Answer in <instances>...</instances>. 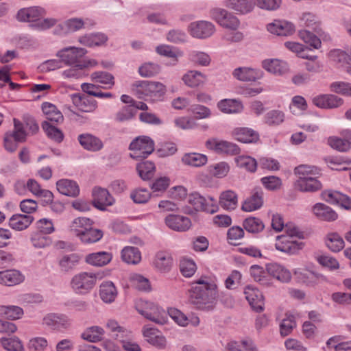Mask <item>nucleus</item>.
<instances>
[{
	"label": "nucleus",
	"mask_w": 351,
	"mask_h": 351,
	"mask_svg": "<svg viewBox=\"0 0 351 351\" xmlns=\"http://www.w3.org/2000/svg\"><path fill=\"white\" fill-rule=\"evenodd\" d=\"M216 286L210 283L206 278L193 282L189 300L196 308L201 310H211L215 306Z\"/></svg>",
	"instance_id": "f257e3e1"
},
{
	"label": "nucleus",
	"mask_w": 351,
	"mask_h": 351,
	"mask_svg": "<svg viewBox=\"0 0 351 351\" xmlns=\"http://www.w3.org/2000/svg\"><path fill=\"white\" fill-rule=\"evenodd\" d=\"M133 90L139 98L149 97L154 100H162L167 88L158 82L141 81L134 84Z\"/></svg>",
	"instance_id": "f03ea898"
},
{
	"label": "nucleus",
	"mask_w": 351,
	"mask_h": 351,
	"mask_svg": "<svg viewBox=\"0 0 351 351\" xmlns=\"http://www.w3.org/2000/svg\"><path fill=\"white\" fill-rule=\"evenodd\" d=\"M136 309L146 319L157 324L163 325L167 322V314L165 311L154 303L141 302L137 305Z\"/></svg>",
	"instance_id": "7ed1b4c3"
},
{
	"label": "nucleus",
	"mask_w": 351,
	"mask_h": 351,
	"mask_svg": "<svg viewBox=\"0 0 351 351\" xmlns=\"http://www.w3.org/2000/svg\"><path fill=\"white\" fill-rule=\"evenodd\" d=\"M98 274L93 272H81L71 279L72 289L77 293H88L96 285Z\"/></svg>",
	"instance_id": "20e7f679"
},
{
	"label": "nucleus",
	"mask_w": 351,
	"mask_h": 351,
	"mask_svg": "<svg viewBox=\"0 0 351 351\" xmlns=\"http://www.w3.org/2000/svg\"><path fill=\"white\" fill-rule=\"evenodd\" d=\"M131 158L136 160L145 158L154 150V141L147 136H139L132 141L130 145Z\"/></svg>",
	"instance_id": "39448f33"
},
{
	"label": "nucleus",
	"mask_w": 351,
	"mask_h": 351,
	"mask_svg": "<svg viewBox=\"0 0 351 351\" xmlns=\"http://www.w3.org/2000/svg\"><path fill=\"white\" fill-rule=\"evenodd\" d=\"M14 130L5 134L4 146L9 152H14L17 147V143L23 142L26 139V132L23 124L18 119H14Z\"/></svg>",
	"instance_id": "423d86ee"
},
{
	"label": "nucleus",
	"mask_w": 351,
	"mask_h": 351,
	"mask_svg": "<svg viewBox=\"0 0 351 351\" xmlns=\"http://www.w3.org/2000/svg\"><path fill=\"white\" fill-rule=\"evenodd\" d=\"M210 16L221 26L236 30L240 25L239 19L232 14L222 8H214L210 10Z\"/></svg>",
	"instance_id": "0eeeda50"
},
{
	"label": "nucleus",
	"mask_w": 351,
	"mask_h": 351,
	"mask_svg": "<svg viewBox=\"0 0 351 351\" xmlns=\"http://www.w3.org/2000/svg\"><path fill=\"white\" fill-rule=\"evenodd\" d=\"M189 202L197 210H203L209 213H214L217 210L216 200L212 197H205L198 193L190 195Z\"/></svg>",
	"instance_id": "6e6552de"
},
{
	"label": "nucleus",
	"mask_w": 351,
	"mask_h": 351,
	"mask_svg": "<svg viewBox=\"0 0 351 351\" xmlns=\"http://www.w3.org/2000/svg\"><path fill=\"white\" fill-rule=\"evenodd\" d=\"M87 51L84 48L69 47L60 50L57 56L62 62L68 65L77 64L82 62V58Z\"/></svg>",
	"instance_id": "1a4fd4ad"
},
{
	"label": "nucleus",
	"mask_w": 351,
	"mask_h": 351,
	"mask_svg": "<svg viewBox=\"0 0 351 351\" xmlns=\"http://www.w3.org/2000/svg\"><path fill=\"white\" fill-rule=\"evenodd\" d=\"M205 145L208 149L219 154L234 155L239 153V148L236 144L226 141L210 138L206 141Z\"/></svg>",
	"instance_id": "9d476101"
},
{
	"label": "nucleus",
	"mask_w": 351,
	"mask_h": 351,
	"mask_svg": "<svg viewBox=\"0 0 351 351\" xmlns=\"http://www.w3.org/2000/svg\"><path fill=\"white\" fill-rule=\"evenodd\" d=\"M191 35L197 38L210 37L215 31V25L208 21H199L191 23L188 27Z\"/></svg>",
	"instance_id": "9b49d317"
},
{
	"label": "nucleus",
	"mask_w": 351,
	"mask_h": 351,
	"mask_svg": "<svg viewBox=\"0 0 351 351\" xmlns=\"http://www.w3.org/2000/svg\"><path fill=\"white\" fill-rule=\"evenodd\" d=\"M303 243L289 239L288 236L284 234L276 237L275 244L276 250L289 254L297 253L303 247Z\"/></svg>",
	"instance_id": "f8f14e48"
},
{
	"label": "nucleus",
	"mask_w": 351,
	"mask_h": 351,
	"mask_svg": "<svg viewBox=\"0 0 351 351\" xmlns=\"http://www.w3.org/2000/svg\"><path fill=\"white\" fill-rule=\"evenodd\" d=\"M264 192L261 187H255L251 195L243 203L241 209L245 212H252L261 208L263 204Z\"/></svg>",
	"instance_id": "ddd939ff"
},
{
	"label": "nucleus",
	"mask_w": 351,
	"mask_h": 351,
	"mask_svg": "<svg viewBox=\"0 0 351 351\" xmlns=\"http://www.w3.org/2000/svg\"><path fill=\"white\" fill-rule=\"evenodd\" d=\"M322 196L330 204H338L346 210L351 209V198L337 191H325L322 192Z\"/></svg>",
	"instance_id": "4468645a"
},
{
	"label": "nucleus",
	"mask_w": 351,
	"mask_h": 351,
	"mask_svg": "<svg viewBox=\"0 0 351 351\" xmlns=\"http://www.w3.org/2000/svg\"><path fill=\"white\" fill-rule=\"evenodd\" d=\"M93 204L99 210H105L106 206H111L114 202L113 197L107 189L101 187H95L93 189Z\"/></svg>",
	"instance_id": "2eb2a0df"
},
{
	"label": "nucleus",
	"mask_w": 351,
	"mask_h": 351,
	"mask_svg": "<svg viewBox=\"0 0 351 351\" xmlns=\"http://www.w3.org/2000/svg\"><path fill=\"white\" fill-rule=\"evenodd\" d=\"M267 29L277 36H288L295 32V25L289 21L275 20L267 25Z\"/></svg>",
	"instance_id": "dca6fc26"
},
{
	"label": "nucleus",
	"mask_w": 351,
	"mask_h": 351,
	"mask_svg": "<svg viewBox=\"0 0 351 351\" xmlns=\"http://www.w3.org/2000/svg\"><path fill=\"white\" fill-rule=\"evenodd\" d=\"M165 224L171 230L178 232L188 230L191 226V219L182 215H169L165 219Z\"/></svg>",
	"instance_id": "f3484780"
},
{
	"label": "nucleus",
	"mask_w": 351,
	"mask_h": 351,
	"mask_svg": "<svg viewBox=\"0 0 351 351\" xmlns=\"http://www.w3.org/2000/svg\"><path fill=\"white\" fill-rule=\"evenodd\" d=\"M244 294L246 300L254 311L260 312L263 310V296L258 289L252 285H247L245 288Z\"/></svg>",
	"instance_id": "a211bd4d"
},
{
	"label": "nucleus",
	"mask_w": 351,
	"mask_h": 351,
	"mask_svg": "<svg viewBox=\"0 0 351 351\" xmlns=\"http://www.w3.org/2000/svg\"><path fill=\"white\" fill-rule=\"evenodd\" d=\"M315 106L320 108H335L343 104V99L332 94L320 95L313 99Z\"/></svg>",
	"instance_id": "6ab92c4d"
},
{
	"label": "nucleus",
	"mask_w": 351,
	"mask_h": 351,
	"mask_svg": "<svg viewBox=\"0 0 351 351\" xmlns=\"http://www.w3.org/2000/svg\"><path fill=\"white\" fill-rule=\"evenodd\" d=\"M266 269L270 276L281 282L287 283L291 280V272L284 266L278 263L267 265Z\"/></svg>",
	"instance_id": "aec40b11"
},
{
	"label": "nucleus",
	"mask_w": 351,
	"mask_h": 351,
	"mask_svg": "<svg viewBox=\"0 0 351 351\" xmlns=\"http://www.w3.org/2000/svg\"><path fill=\"white\" fill-rule=\"evenodd\" d=\"M313 212L322 221H334L338 218V214L332 208L322 203L315 204Z\"/></svg>",
	"instance_id": "412c9836"
},
{
	"label": "nucleus",
	"mask_w": 351,
	"mask_h": 351,
	"mask_svg": "<svg viewBox=\"0 0 351 351\" xmlns=\"http://www.w3.org/2000/svg\"><path fill=\"white\" fill-rule=\"evenodd\" d=\"M232 135L236 140L244 143H256L259 139V134L256 131L248 128H235Z\"/></svg>",
	"instance_id": "4be33fe9"
},
{
	"label": "nucleus",
	"mask_w": 351,
	"mask_h": 351,
	"mask_svg": "<svg viewBox=\"0 0 351 351\" xmlns=\"http://www.w3.org/2000/svg\"><path fill=\"white\" fill-rule=\"evenodd\" d=\"M45 14V10L40 7H30L21 9L17 13V19L23 22L36 21Z\"/></svg>",
	"instance_id": "5701e85b"
},
{
	"label": "nucleus",
	"mask_w": 351,
	"mask_h": 351,
	"mask_svg": "<svg viewBox=\"0 0 351 351\" xmlns=\"http://www.w3.org/2000/svg\"><path fill=\"white\" fill-rule=\"evenodd\" d=\"M58 191L62 195L75 197L80 193L78 184L73 180L61 179L56 182Z\"/></svg>",
	"instance_id": "b1692460"
},
{
	"label": "nucleus",
	"mask_w": 351,
	"mask_h": 351,
	"mask_svg": "<svg viewBox=\"0 0 351 351\" xmlns=\"http://www.w3.org/2000/svg\"><path fill=\"white\" fill-rule=\"evenodd\" d=\"M84 24V21L80 19H71L58 25L55 29V33L57 34H66L74 32L82 29Z\"/></svg>",
	"instance_id": "393cba45"
},
{
	"label": "nucleus",
	"mask_w": 351,
	"mask_h": 351,
	"mask_svg": "<svg viewBox=\"0 0 351 351\" xmlns=\"http://www.w3.org/2000/svg\"><path fill=\"white\" fill-rule=\"evenodd\" d=\"M71 99L73 104L82 112H92L97 108L96 101L88 97L74 94L72 95Z\"/></svg>",
	"instance_id": "a878e982"
},
{
	"label": "nucleus",
	"mask_w": 351,
	"mask_h": 351,
	"mask_svg": "<svg viewBox=\"0 0 351 351\" xmlns=\"http://www.w3.org/2000/svg\"><path fill=\"white\" fill-rule=\"evenodd\" d=\"M112 258L111 253L106 252H99L91 253L86 256V263L96 267H102L108 264Z\"/></svg>",
	"instance_id": "bb28decb"
},
{
	"label": "nucleus",
	"mask_w": 351,
	"mask_h": 351,
	"mask_svg": "<svg viewBox=\"0 0 351 351\" xmlns=\"http://www.w3.org/2000/svg\"><path fill=\"white\" fill-rule=\"evenodd\" d=\"M184 84L190 88H196L204 84L206 75L195 70L188 71L182 77Z\"/></svg>",
	"instance_id": "cd10ccee"
},
{
	"label": "nucleus",
	"mask_w": 351,
	"mask_h": 351,
	"mask_svg": "<svg viewBox=\"0 0 351 351\" xmlns=\"http://www.w3.org/2000/svg\"><path fill=\"white\" fill-rule=\"evenodd\" d=\"M80 145L86 149L92 152H97L103 147L101 141L90 134H83L78 136Z\"/></svg>",
	"instance_id": "c85d7f7f"
},
{
	"label": "nucleus",
	"mask_w": 351,
	"mask_h": 351,
	"mask_svg": "<svg viewBox=\"0 0 351 351\" xmlns=\"http://www.w3.org/2000/svg\"><path fill=\"white\" fill-rule=\"evenodd\" d=\"M219 204L226 210H233L237 207L238 196L232 190L223 191L219 196Z\"/></svg>",
	"instance_id": "c756f323"
},
{
	"label": "nucleus",
	"mask_w": 351,
	"mask_h": 351,
	"mask_svg": "<svg viewBox=\"0 0 351 351\" xmlns=\"http://www.w3.org/2000/svg\"><path fill=\"white\" fill-rule=\"evenodd\" d=\"M225 5L237 12L247 14L253 10L254 3L253 0H226Z\"/></svg>",
	"instance_id": "7c9ffc66"
},
{
	"label": "nucleus",
	"mask_w": 351,
	"mask_h": 351,
	"mask_svg": "<svg viewBox=\"0 0 351 351\" xmlns=\"http://www.w3.org/2000/svg\"><path fill=\"white\" fill-rule=\"evenodd\" d=\"M154 265L156 268L162 272L169 271L173 265V258L167 252H158L155 256Z\"/></svg>",
	"instance_id": "2f4dec72"
},
{
	"label": "nucleus",
	"mask_w": 351,
	"mask_h": 351,
	"mask_svg": "<svg viewBox=\"0 0 351 351\" xmlns=\"http://www.w3.org/2000/svg\"><path fill=\"white\" fill-rule=\"evenodd\" d=\"M90 79L93 83L101 84V86L104 88H111L114 85V76L108 72H93L90 75Z\"/></svg>",
	"instance_id": "473e14b6"
},
{
	"label": "nucleus",
	"mask_w": 351,
	"mask_h": 351,
	"mask_svg": "<svg viewBox=\"0 0 351 351\" xmlns=\"http://www.w3.org/2000/svg\"><path fill=\"white\" fill-rule=\"evenodd\" d=\"M23 276L17 270L10 269L0 271V283L6 286H13L23 282Z\"/></svg>",
	"instance_id": "72a5a7b5"
},
{
	"label": "nucleus",
	"mask_w": 351,
	"mask_h": 351,
	"mask_svg": "<svg viewBox=\"0 0 351 351\" xmlns=\"http://www.w3.org/2000/svg\"><path fill=\"white\" fill-rule=\"evenodd\" d=\"M33 220L30 215H14L9 220V226L14 230L21 231L28 228Z\"/></svg>",
	"instance_id": "f704fd0d"
},
{
	"label": "nucleus",
	"mask_w": 351,
	"mask_h": 351,
	"mask_svg": "<svg viewBox=\"0 0 351 351\" xmlns=\"http://www.w3.org/2000/svg\"><path fill=\"white\" fill-rule=\"evenodd\" d=\"M233 75L241 81L252 82L259 79L261 77V73L260 71L250 68L239 67L234 69Z\"/></svg>",
	"instance_id": "c9c22d12"
},
{
	"label": "nucleus",
	"mask_w": 351,
	"mask_h": 351,
	"mask_svg": "<svg viewBox=\"0 0 351 351\" xmlns=\"http://www.w3.org/2000/svg\"><path fill=\"white\" fill-rule=\"evenodd\" d=\"M218 108L223 113H239L243 110L242 104L236 99H225L217 104Z\"/></svg>",
	"instance_id": "e433bc0d"
},
{
	"label": "nucleus",
	"mask_w": 351,
	"mask_h": 351,
	"mask_svg": "<svg viewBox=\"0 0 351 351\" xmlns=\"http://www.w3.org/2000/svg\"><path fill=\"white\" fill-rule=\"evenodd\" d=\"M42 110L49 121L55 123L63 121V115L55 105L49 102H44L42 104Z\"/></svg>",
	"instance_id": "4c0bfd02"
},
{
	"label": "nucleus",
	"mask_w": 351,
	"mask_h": 351,
	"mask_svg": "<svg viewBox=\"0 0 351 351\" xmlns=\"http://www.w3.org/2000/svg\"><path fill=\"white\" fill-rule=\"evenodd\" d=\"M99 295L106 303L113 302L117 295V291L114 284L112 282H103L100 286Z\"/></svg>",
	"instance_id": "58836bf2"
},
{
	"label": "nucleus",
	"mask_w": 351,
	"mask_h": 351,
	"mask_svg": "<svg viewBox=\"0 0 351 351\" xmlns=\"http://www.w3.org/2000/svg\"><path fill=\"white\" fill-rule=\"evenodd\" d=\"M80 258L77 254L63 256L59 261V266L62 271H71L79 264Z\"/></svg>",
	"instance_id": "ea45409f"
},
{
	"label": "nucleus",
	"mask_w": 351,
	"mask_h": 351,
	"mask_svg": "<svg viewBox=\"0 0 351 351\" xmlns=\"http://www.w3.org/2000/svg\"><path fill=\"white\" fill-rule=\"evenodd\" d=\"M297 187L302 192H314L322 189V184L313 176L304 180H298Z\"/></svg>",
	"instance_id": "a19ab883"
},
{
	"label": "nucleus",
	"mask_w": 351,
	"mask_h": 351,
	"mask_svg": "<svg viewBox=\"0 0 351 351\" xmlns=\"http://www.w3.org/2000/svg\"><path fill=\"white\" fill-rule=\"evenodd\" d=\"M43 324L55 328H66L69 325L68 319L62 315L49 314L43 318Z\"/></svg>",
	"instance_id": "79ce46f5"
},
{
	"label": "nucleus",
	"mask_w": 351,
	"mask_h": 351,
	"mask_svg": "<svg viewBox=\"0 0 351 351\" xmlns=\"http://www.w3.org/2000/svg\"><path fill=\"white\" fill-rule=\"evenodd\" d=\"M207 156L198 153L186 154L182 158V162L189 166L202 167L207 162Z\"/></svg>",
	"instance_id": "37998d69"
},
{
	"label": "nucleus",
	"mask_w": 351,
	"mask_h": 351,
	"mask_svg": "<svg viewBox=\"0 0 351 351\" xmlns=\"http://www.w3.org/2000/svg\"><path fill=\"white\" fill-rule=\"evenodd\" d=\"M122 260L128 264H137L141 261V252L137 247H125L121 252Z\"/></svg>",
	"instance_id": "c03bdc74"
},
{
	"label": "nucleus",
	"mask_w": 351,
	"mask_h": 351,
	"mask_svg": "<svg viewBox=\"0 0 351 351\" xmlns=\"http://www.w3.org/2000/svg\"><path fill=\"white\" fill-rule=\"evenodd\" d=\"M104 330L97 326L86 328L81 335V337L89 342H97L102 339Z\"/></svg>",
	"instance_id": "a18cd8bd"
},
{
	"label": "nucleus",
	"mask_w": 351,
	"mask_h": 351,
	"mask_svg": "<svg viewBox=\"0 0 351 351\" xmlns=\"http://www.w3.org/2000/svg\"><path fill=\"white\" fill-rule=\"evenodd\" d=\"M93 225V221L86 217H77L75 219L71 226V230L79 237Z\"/></svg>",
	"instance_id": "49530a36"
},
{
	"label": "nucleus",
	"mask_w": 351,
	"mask_h": 351,
	"mask_svg": "<svg viewBox=\"0 0 351 351\" xmlns=\"http://www.w3.org/2000/svg\"><path fill=\"white\" fill-rule=\"evenodd\" d=\"M107 41V36L104 34L86 35L79 38V42L86 46H99Z\"/></svg>",
	"instance_id": "de8ad7c7"
},
{
	"label": "nucleus",
	"mask_w": 351,
	"mask_h": 351,
	"mask_svg": "<svg viewBox=\"0 0 351 351\" xmlns=\"http://www.w3.org/2000/svg\"><path fill=\"white\" fill-rule=\"evenodd\" d=\"M250 274L254 280L265 287H269L272 282L266 275L263 267L254 265L250 267Z\"/></svg>",
	"instance_id": "09e8293b"
},
{
	"label": "nucleus",
	"mask_w": 351,
	"mask_h": 351,
	"mask_svg": "<svg viewBox=\"0 0 351 351\" xmlns=\"http://www.w3.org/2000/svg\"><path fill=\"white\" fill-rule=\"evenodd\" d=\"M41 126L49 138L57 143H60L62 141L64 138V134L60 130L50 124L47 121H43Z\"/></svg>",
	"instance_id": "8fccbe9b"
},
{
	"label": "nucleus",
	"mask_w": 351,
	"mask_h": 351,
	"mask_svg": "<svg viewBox=\"0 0 351 351\" xmlns=\"http://www.w3.org/2000/svg\"><path fill=\"white\" fill-rule=\"evenodd\" d=\"M262 64L265 69L274 74L280 75L286 69L285 63L278 59L265 60Z\"/></svg>",
	"instance_id": "3c124183"
},
{
	"label": "nucleus",
	"mask_w": 351,
	"mask_h": 351,
	"mask_svg": "<svg viewBox=\"0 0 351 351\" xmlns=\"http://www.w3.org/2000/svg\"><path fill=\"white\" fill-rule=\"evenodd\" d=\"M243 226L247 232L251 233H258L265 228L261 219L254 217L246 218L243 221Z\"/></svg>",
	"instance_id": "603ef678"
},
{
	"label": "nucleus",
	"mask_w": 351,
	"mask_h": 351,
	"mask_svg": "<svg viewBox=\"0 0 351 351\" xmlns=\"http://www.w3.org/2000/svg\"><path fill=\"white\" fill-rule=\"evenodd\" d=\"M23 315V309L17 306H0V316L10 319H17Z\"/></svg>",
	"instance_id": "864d4df0"
},
{
	"label": "nucleus",
	"mask_w": 351,
	"mask_h": 351,
	"mask_svg": "<svg viewBox=\"0 0 351 351\" xmlns=\"http://www.w3.org/2000/svg\"><path fill=\"white\" fill-rule=\"evenodd\" d=\"M300 26L316 30L319 25L317 17L312 12H303L299 17Z\"/></svg>",
	"instance_id": "5fc2aeb1"
},
{
	"label": "nucleus",
	"mask_w": 351,
	"mask_h": 351,
	"mask_svg": "<svg viewBox=\"0 0 351 351\" xmlns=\"http://www.w3.org/2000/svg\"><path fill=\"white\" fill-rule=\"evenodd\" d=\"M284 112L278 110H270L264 117L265 123L269 126L280 125L284 121Z\"/></svg>",
	"instance_id": "6e6d98bb"
},
{
	"label": "nucleus",
	"mask_w": 351,
	"mask_h": 351,
	"mask_svg": "<svg viewBox=\"0 0 351 351\" xmlns=\"http://www.w3.org/2000/svg\"><path fill=\"white\" fill-rule=\"evenodd\" d=\"M136 170L143 180H149L154 175L155 165L152 162L145 161L138 164Z\"/></svg>",
	"instance_id": "4d7b16f0"
},
{
	"label": "nucleus",
	"mask_w": 351,
	"mask_h": 351,
	"mask_svg": "<svg viewBox=\"0 0 351 351\" xmlns=\"http://www.w3.org/2000/svg\"><path fill=\"white\" fill-rule=\"evenodd\" d=\"M103 237V232L98 229H93L90 227L86 231L81 234L78 237L86 243H95L99 241Z\"/></svg>",
	"instance_id": "13d9d810"
},
{
	"label": "nucleus",
	"mask_w": 351,
	"mask_h": 351,
	"mask_svg": "<svg viewBox=\"0 0 351 351\" xmlns=\"http://www.w3.org/2000/svg\"><path fill=\"white\" fill-rule=\"evenodd\" d=\"M0 342L3 348L8 351L23 350V346L22 344V342L16 337H13L10 338L3 337L1 339Z\"/></svg>",
	"instance_id": "bf43d9fd"
},
{
	"label": "nucleus",
	"mask_w": 351,
	"mask_h": 351,
	"mask_svg": "<svg viewBox=\"0 0 351 351\" xmlns=\"http://www.w3.org/2000/svg\"><path fill=\"white\" fill-rule=\"evenodd\" d=\"M326 245L333 252H339L344 247V241L337 233H330L327 235Z\"/></svg>",
	"instance_id": "052dcab7"
},
{
	"label": "nucleus",
	"mask_w": 351,
	"mask_h": 351,
	"mask_svg": "<svg viewBox=\"0 0 351 351\" xmlns=\"http://www.w3.org/2000/svg\"><path fill=\"white\" fill-rule=\"evenodd\" d=\"M295 174L299 178L298 180H304L309 177H313L316 176L317 169L313 166H308L306 165H301L295 168Z\"/></svg>",
	"instance_id": "680f3d73"
},
{
	"label": "nucleus",
	"mask_w": 351,
	"mask_h": 351,
	"mask_svg": "<svg viewBox=\"0 0 351 351\" xmlns=\"http://www.w3.org/2000/svg\"><path fill=\"white\" fill-rule=\"evenodd\" d=\"M296 326L295 317L292 315L286 314V317L282 320L280 324V332L282 336L289 335Z\"/></svg>",
	"instance_id": "e2e57ef3"
},
{
	"label": "nucleus",
	"mask_w": 351,
	"mask_h": 351,
	"mask_svg": "<svg viewBox=\"0 0 351 351\" xmlns=\"http://www.w3.org/2000/svg\"><path fill=\"white\" fill-rule=\"evenodd\" d=\"M298 36L304 43L310 45L315 49H319L321 47L320 39L308 30H300Z\"/></svg>",
	"instance_id": "0e129e2a"
},
{
	"label": "nucleus",
	"mask_w": 351,
	"mask_h": 351,
	"mask_svg": "<svg viewBox=\"0 0 351 351\" xmlns=\"http://www.w3.org/2000/svg\"><path fill=\"white\" fill-rule=\"evenodd\" d=\"M130 280L132 286H134L136 289L141 291L150 290L149 281L144 276L140 274H134L130 276Z\"/></svg>",
	"instance_id": "69168bd1"
},
{
	"label": "nucleus",
	"mask_w": 351,
	"mask_h": 351,
	"mask_svg": "<svg viewBox=\"0 0 351 351\" xmlns=\"http://www.w3.org/2000/svg\"><path fill=\"white\" fill-rule=\"evenodd\" d=\"M227 351H257L256 348L246 341H230L226 346Z\"/></svg>",
	"instance_id": "338daca9"
},
{
	"label": "nucleus",
	"mask_w": 351,
	"mask_h": 351,
	"mask_svg": "<svg viewBox=\"0 0 351 351\" xmlns=\"http://www.w3.org/2000/svg\"><path fill=\"white\" fill-rule=\"evenodd\" d=\"M262 184L269 191H276L280 189L282 180L275 176H265L261 179Z\"/></svg>",
	"instance_id": "774afa93"
}]
</instances>
